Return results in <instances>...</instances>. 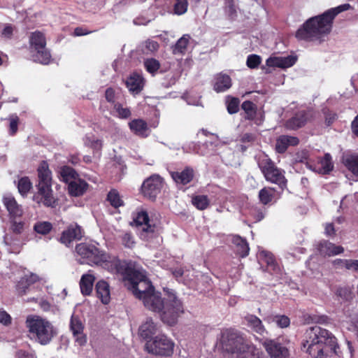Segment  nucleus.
<instances>
[{"mask_svg": "<svg viewBox=\"0 0 358 358\" xmlns=\"http://www.w3.org/2000/svg\"><path fill=\"white\" fill-rule=\"evenodd\" d=\"M121 273L127 289L142 300L148 310L157 313L163 323L170 327L177 324L184 313V306L174 291L164 289L165 296L162 298L161 293L155 292L151 281L143 273L126 266Z\"/></svg>", "mask_w": 358, "mask_h": 358, "instance_id": "1", "label": "nucleus"}, {"mask_svg": "<svg viewBox=\"0 0 358 358\" xmlns=\"http://www.w3.org/2000/svg\"><path fill=\"white\" fill-rule=\"evenodd\" d=\"M342 10L341 6L331 8L324 13L310 17L296 31L295 36L299 40L313 41L329 34L333 21Z\"/></svg>", "mask_w": 358, "mask_h": 358, "instance_id": "2", "label": "nucleus"}, {"mask_svg": "<svg viewBox=\"0 0 358 358\" xmlns=\"http://www.w3.org/2000/svg\"><path fill=\"white\" fill-rule=\"evenodd\" d=\"M328 346L336 350V338L329 331L318 326L310 327L306 331L302 348L306 349L312 357L327 358Z\"/></svg>", "mask_w": 358, "mask_h": 358, "instance_id": "3", "label": "nucleus"}, {"mask_svg": "<svg viewBox=\"0 0 358 358\" xmlns=\"http://www.w3.org/2000/svg\"><path fill=\"white\" fill-rule=\"evenodd\" d=\"M38 182L36 185L37 192L33 199L37 203H42L45 207L55 208L57 199L53 196L52 189V172L46 161H42L37 169Z\"/></svg>", "mask_w": 358, "mask_h": 358, "instance_id": "4", "label": "nucleus"}, {"mask_svg": "<svg viewBox=\"0 0 358 358\" xmlns=\"http://www.w3.org/2000/svg\"><path fill=\"white\" fill-rule=\"evenodd\" d=\"M222 343L225 350L231 354L248 357L257 351V348L250 341L243 336L240 331L229 328L222 332Z\"/></svg>", "mask_w": 358, "mask_h": 358, "instance_id": "5", "label": "nucleus"}, {"mask_svg": "<svg viewBox=\"0 0 358 358\" xmlns=\"http://www.w3.org/2000/svg\"><path fill=\"white\" fill-rule=\"evenodd\" d=\"M76 252L80 257V263L91 266H102L110 262V257L106 251L95 245L89 243H80L75 248Z\"/></svg>", "mask_w": 358, "mask_h": 358, "instance_id": "6", "label": "nucleus"}, {"mask_svg": "<svg viewBox=\"0 0 358 358\" xmlns=\"http://www.w3.org/2000/svg\"><path fill=\"white\" fill-rule=\"evenodd\" d=\"M26 326L30 334L41 345L48 344L57 332L52 324L47 320L39 316H29L26 320Z\"/></svg>", "mask_w": 358, "mask_h": 358, "instance_id": "7", "label": "nucleus"}, {"mask_svg": "<svg viewBox=\"0 0 358 358\" xmlns=\"http://www.w3.org/2000/svg\"><path fill=\"white\" fill-rule=\"evenodd\" d=\"M258 166L267 181L278 185L282 190L286 188L287 180L284 171L278 169L267 155L259 157Z\"/></svg>", "mask_w": 358, "mask_h": 358, "instance_id": "8", "label": "nucleus"}, {"mask_svg": "<svg viewBox=\"0 0 358 358\" xmlns=\"http://www.w3.org/2000/svg\"><path fill=\"white\" fill-rule=\"evenodd\" d=\"M29 45L33 55L34 61L42 64H48L51 60V55L46 48L45 34L40 31L31 32L29 36Z\"/></svg>", "mask_w": 358, "mask_h": 358, "instance_id": "9", "label": "nucleus"}, {"mask_svg": "<svg viewBox=\"0 0 358 358\" xmlns=\"http://www.w3.org/2000/svg\"><path fill=\"white\" fill-rule=\"evenodd\" d=\"M174 343L165 335H159L146 341L145 350L155 355L170 357L173 353Z\"/></svg>", "mask_w": 358, "mask_h": 358, "instance_id": "10", "label": "nucleus"}, {"mask_svg": "<svg viewBox=\"0 0 358 358\" xmlns=\"http://www.w3.org/2000/svg\"><path fill=\"white\" fill-rule=\"evenodd\" d=\"M164 186V180L159 175H152L141 185V193L147 199L155 201Z\"/></svg>", "mask_w": 358, "mask_h": 358, "instance_id": "11", "label": "nucleus"}, {"mask_svg": "<svg viewBox=\"0 0 358 358\" xmlns=\"http://www.w3.org/2000/svg\"><path fill=\"white\" fill-rule=\"evenodd\" d=\"M84 231L77 223L71 224L64 230L59 238V241L69 247L73 241H80L83 237Z\"/></svg>", "mask_w": 358, "mask_h": 358, "instance_id": "12", "label": "nucleus"}, {"mask_svg": "<svg viewBox=\"0 0 358 358\" xmlns=\"http://www.w3.org/2000/svg\"><path fill=\"white\" fill-rule=\"evenodd\" d=\"M263 345L272 358H288L289 350L282 343L275 340H266Z\"/></svg>", "mask_w": 358, "mask_h": 358, "instance_id": "13", "label": "nucleus"}, {"mask_svg": "<svg viewBox=\"0 0 358 358\" xmlns=\"http://www.w3.org/2000/svg\"><path fill=\"white\" fill-rule=\"evenodd\" d=\"M306 164L309 169L322 174H327L334 169L331 156L329 153H326L322 158H320L317 164L308 160Z\"/></svg>", "mask_w": 358, "mask_h": 358, "instance_id": "14", "label": "nucleus"}, {"mask_svg": "<svg viewBox=\"0 0 358 358\" xmlns=\"http://www.w3.org/2000/svg\"><path fill=\"white\" fill-rule=\"evenodd\" d=\"M2 203L8 212L10 219L18 218L22 216L23 209L18 204L14 196L11 195L4 196Z\"/></svg>", "mask_w": 358, "mask_h": 358, "instance_id": "15", "label": "nucleus"}, {"mask_svg": "<svg viewBox=\"0 0 358 358\" xmlns=\"http://www.w3.org/2000/svg\"><path fill=\"white\" fill-rule=\"evenodd\" d=\"M39 280L40 278L36 274L31 273L29 275H25L16 283V293L20 296L25 295L28 292L30 286L39 281Z\"/></svg>", "mask_w": 358, "mask_h": 358, "instance_id": "16", "label": "nucleus"}, {"mask_svg": "<svg viewBox=\"0 0 358 358\" xmlns=\"http://www.w3.org/2000/svg\"><path fill=\"white\" fill-rule=\"evenodd\" d=\"M317 250L322 256H334L343 252L344 248L341 245L335 244L327 240L320 241L317 244Z\"/></svg>", "mask_w": 358, "mask_h": 358, "instance_id": "17", "label": "nucleus"}, {"mask_svg": "<svg viewBox=\"0 0 358 358\" xmlns=\"http://www.w3.org/2000/svg\"><path fill=\"white\" fill-rule=\"evenodd\" d=\"M299 143V139L296 136L281 135L275 142V151L278 153H285L289 146H296Z\"/></svg>", "mask_w": 358, "mask_h": 358, "instance_id": "18", "label": "nucleus"}, {"mask_svg": "<svg viewBox=\"0 0 358 358\" xmlns=\"http://www.w3.org/2000/svg\"><path fill=\"white\" fill-rule=\"evenodd\" d=\"M308 113L305 110H301L287 120L285 122V127L291 130H296L305 126L308 121Z\"/></svg>", "mask_w": 358, "mask_h": 358, "instance_id": "19", "label": "nucleus"}, {"mask_svg": "<svg viewBox=\"0 0 358 358\" xmlns=\"http://www.w3.org/2000/svg\"><path fill=\"white\" fill-rule=\"evenodd\" d=\"M94 289L96 296L101 303L105 305L108 304L110 301V289L108 282L104 280L97 281Z\"/></svg>", "mask_w": 358, "mask_h": 358, "instance_id": "20", "label": "nucleus"}, {"mask_svg": "<svg viewBox=\"0 0 358 358\" xmlns=\"http://www.w3.org/2000/svg\"><path fill=\"white\" fill-rule=\"evenodd\" d=\"M71 330L76 338V341L80 345H83L87 342V337L83 334L84 327L81 321L76 317H72L70 324Z\"/></svg>", "mask_w": 358, "mask_h": 358, "instance_id": "21", "label": "nucleus"}, {"mask_svg": "<svg viewBox=\"0 0 358 358\" xmlns=\"http://www.w3.org/2000/svg\"><path fill=\"white\" fill-rule=\"evenodd\" d=\"M92 273L93 271L90 270L87 273H85L81 276L79 285L81 294L83 296H90L92 292L94 283L96 280Z\"/></svg>", "mask_w": 358, "mask_h": 358, "instance_id": "22", "label": "nucleus"}, {"mask_svg": "<svg viewBox=\"0 0 358 358\" xmlns=\"http://www.w3.org/2000/svg\"><path fill=\"white\" fill-rule=\"evenodd\" d=\"M88 187V183L84 180H72L69 182L68 192L71 196H80L86 192Z\"/></svg>", "mask_w": 358, "mask_h": 358, "instance_id": "23", "label": "nucleus"}, {"mask_svg": "<svg viewBox=\"0 0 358 358\" xmlns=\"http://www.w3.org/2000/svg\"><path fill=\"white\" fill-rule=\"evenodd\" d=\"M171 177L177 184L185 185L193 180L194 171L192 168L186 167L181 171L172 172Z\"/></svg>", "mask_w": 358, "mask_h": 358, "instance_id": "24", "label": "nucleus"}, {"mask_svg": "<svg viewBox=\"0 0 358 358\" xmlns=\"http://www.w3.org/2000/svg\"><path fill=\"white\" fill-rule=\"evenodd\" d=\"M241 109L244 111L245 120L255 121L257 125L261 124L262 120H255L257 114V106L255 103L249 100L245 101L241 104Z\"/></svg>", "mask_w": 358, "mask_h": 358, "instance_id": "25", "label": "nucleus"}, {"mask_svg": "<svg viewBox=\"0 0 358 358\" xmlns=\"http://www.w3.org/2000/svg\"><path fill=\"white\" fill-rule=\"evenodd\" d=\"M296 60V58L292 56L270 57L266 60V65L269 67L286 69L292 66L295 64Z\"/></svg>", "mask_w": 358, "mask_h": 358, "instance_id": "26", "label": "nucleus"}, {"mask_svg": "<svg viewBox=\"0 0 358 358\" xmlns=\"http://www.w3.org/2000/svg\"><path fill=\"white\" fill-rule=\"evenodd\" d=\"M143 78L138 73H133L127 80L126 85L133 94H138L143 88Z\"/></svg>", "mask_w": 358, "mask_h": 358, "instance_id": "27", "label": "nucleus"}, {"mask_svg": "<svg viewBox=\"0 0 358 358\" xmlns=\"http://www.w3.org/2000/svg\"><path fill=\"white\" fill-rule=\"evenodd\" d=\"M231 87V79L230 76L225 73H218L215 77L213 90L217 92H223Z\"/></svg>", "mask_w": 358, "mask_h": 358, "instance_id": "28", "label": "nucleus"}, {"mask_svg": "<svg viewBox=\"0 0 358 358\" xmlns=\"http://www.w3.org/2000/svg\"><path fill=\"white\" fill-rule=\"evenodd\" d=\"M259 257L266 264V271L268 272L271 274L280 273V266L271 252L266 250L261 251Z\"/></svg>", "mask_w": 358, "mask_h": 358, "instance_id": "29", "label": "nucleus"}, {"mask_svg": "<svg viewBox=\"0 0 358 358\" xmlns=\"http://www.w3.org/2000/svg\"><path fill=\"white\" fill-rule=\"evenodd\" d=\"M244 320L246 325L257 334L262 335L266 331L262 320L255 315L248 314L244 317Z\"/></svg>", "mask_w": 358, "mask_h": 358, "instance_id": "30", "label": "nucleus"}, {"mask_svg": "<svg viewBox=\"0 0 358 358\" xmlns=\"http://www.w3.org/2000/svg\"><path fill=\"white\" fill-rule=\"evenodd\" d=\"M134 222L136 225H145L143 230L147 233H154L155 225L150 224V219L148 213L145 210H140L137 213Z\"/></svg>", "mask_w": 358, "mask_h": 358, "instance_id": "31", "label": "nucleus"}, {"mask_svg": "<svg viewBox=\"0 0 358 358\" xmlns=\"http://www.w3.org/2000/svg\"><path fill=\"white\" fill-rule=\"evenodd\" d=\"M232 243L236 246V252L241 257L244 258L248 255L250 248L245 238L235 235L232 238Z\"/></svg>", "mask_w": 358, "mask_h": 358, "instance_id": "32", "label": "nucleus"}, {"mask_svg": "<svg viewBox=\"0 0 358 358\" xmlns=\"http://www.w3.org/2000/svg\"><path fill=\"white\" fill-rule=\"evenodd\" d=\"M129 127L134 134L145 137L148 130L147 122L142 119H134L129 122Z\"/></svg>", "mask_w": 358, "mask_h": 358, "instance_id": "33", "label": "nucleus"}, {"mask_svg": "<svg viewBox=\"0 0 358 358\" xmlns=\"http://www.w3.org/2000/svg\"><path fill=\"white\" fill-rule=\"evenodd\" d=\"M157 327L152 318H148L147 320L141 324L139 328V335L143 339H152V336L155 334Z\"/></svg>", "mask_w": 358, "mask_h": 358, "instance_id": "34", "label": "nucleus"}, {"mask_svg": "<svg viewBox=\"0 0 358 358\" xmlns=\"http://www.w3.org/2000/svg\"><path fill=\"white\" fill-rule=\"evenodd\" d=\"M85 146L92 149L93 153L101 152L103 148V141L96 138L94 135H86L83 138Z\"/></svg>", "mask_w": 358, "mask_h": 358, "instance_id": "35", "label": "nucleus"}, {"mask_svg": "<svg viewBox=\"0 0 358 358\" xmlns=\"http://www.w3.org/2000/svg\"><path fill=\"white\" fill-rule=\"evenodd\" d=\"M275 196V189L273 187H265L259 192L258 197L264 206L270 204Z\"/></svg>", "mask_w": 358, "mask_h": 358, "instance_id": "36", "label": "nucleus"}, {"mask_svg": "<svg viewBox=\"0 0 358 358\" xmlns=\"http://www.w3.org/2000/svg\"><path fill=\"white\" fill-rule=\"evenodd\" d=\"M343 163L353 175L358 176V154L345 156L343 158Z\"/></svg>", "mask_w": 358, "mask_h": 358, "instance_id": "37", "label": "nucleus"}, {"mask_svg": "<svg viewBox=\"0 0 358 358\" xmlns=\"http://www.w3.org/2000/svg\"><path fill=\"white\" fill-rule=\"evenodd\" d=\"M106 200L114 208H118L124 206V202L122 199V196H120L118 191L115 189H112L108 192Z\"/></svg>", "mask_w": 358, "mask_h": 358, "instance_id": "38", "label": "nucleus"}, {"mask_svg": "<svg viewBox=\"0 0 358 358\" xmlns=\"http://www.w3.org/2000/svg\"><path fill=\"white\" fill-rule=\"evenodd\" d=\"M33 230L36 234L45 236L52 230V224L48 221H38L34 224Z\"/></svg>", "mask_w": 358, "mask_h": 358, "instance_id": "39", "label": "nucleus"}, {"mask_svg": "<svg viewBox=\"0 0 358 358\" xmlns=\"http://www.w3.org/2000/svg\"><path fill=\"white\" fill-rule=\"evenodd\" d=\"M59 174L63 182L68 183L70 180H75L78 177V173L74 169L69 166H63L60 168Z\"/></svg>", "mask_w": 358, "mask_h": 358, "instance_id": "40", "label": "nucleus"}, {"mask_svg": "<svg viewBox=\"0 0 358 358\" xmlns=\"http://www.w3.org/2000/svg\"><path fill=\"white\" fill-rule=\"evenodd\" d=\"M181 76V71L176 70L169 72L163 78L162 85L169 88L174 85L180 79Z\"/></svg>", "mask_w": 358, "mask_h": 358, "instance_id": "41", "label": "nucleus"}, {"mask_svg": "<svg viewBox=\"0 0 358 358\" xmlns=\"http://www.w3.org/2000/svg\"><path fill=\"white\" fill-rule=\"evenodd\" d=\"M192 205L199 210H203L210 206V199L206 195H194L192 197Z\"/></svg>", "mask_w": 358, "mask_h": 358, "instance_id": "42", "label": "nucleus"}, {"mask_svg": "<svg viewBox=\"0 0 358 358\" xmlns=\"http://www.w3.org/2000/svg\"><path fill=\"white\" fill-rule=\"evenodd\" d=\"M190 36L188 34L183 35L175 44L173 53L184 55L186 52Z\"/></svg>", "mask_w": 358, "mask_h": 358, "instance_id": "43", "label": "nucleus"}, {"mask_svg": "<svg viewBox=\"0 0 358 358\" xmlns=\"http://www.w3.org/2000/svg\"><path fill=\"white\" fill-rule=\"evenodd\" d=\"M32 188V182L27 176L22 177L17 182V189L22 196H26Z\"/></svg>", "mask_w": 358, "mask_h": 358, "instance_id": "44", "label": "nucleus"}, {"mask_svg": "<svg viewBox=\"0 0 358 358\" xmlns=\"http://www.w3.org/2000/svg\"><path fill=\"white\" fill-rule=\"evenodd\" d=\"M226 106L227 112L229 114L237 113L239 110L240 100L238 98L227 96L226 98Z\"/></svg>", "mask_w": 358, "mask_h": 358, "instance_id": "45", "label": "nucleus"}, {"mask_svg": "<svg viewBox=\"0 0 358 358\" xmlns=\"http://www.w3.org/2000/svg\"><path fill=\"white\" fill-rule=\"evenodd\" d=\"M144 66L148 73L155 75L160 68V63L156 59L150 58L145 60Z\"/></svg>", "mask_w": 358, "mask_h": 358, "instance_id": "46", "label": "nucleus"}, {"mask_svg": "<svg viewBox=\"0 0 358 358\" xmlns=\"http://www.w3.org/2000/svg\"><path fill=\"white\" fill-rule=\"evenodd\" d=\"M265 213L266 208L263 206H254L250 210V215L256 222L262 220L265 217Z\"/></svg>", "mask_w": 358, "mask_h": 358, "instance_id": "47", "label": "nucleus"}, {"mask_svg": "<svg viewBox=\"0 0 358 358\" xmlns=\"http://www.w3.org/2000/svg\"><path fill=\"white\" fill-rule=\"evenodd\" d=\"M189 3L187 0H176L173 4V13L181 15L187 10Z\"/></svg>", "mask_w": 358, "mask_h": 358, "instance_id": "48", "label": "nucleus"}, {"mask_svg": "<svg viewBox=\"0 0 358 358\" xmlns=\"http://www.w3.org/2000/svg\"><path fill=\"white\" fill-rule=\"evenodd\" d=\"M114 110L117 113V116L120 119H127L131 117V112L129 108H124L122 104L115 103Z\"/></svg>", "mask_w": 358, "mask_h": 358, "instance_id": "49", "label": "nucleus"}, {"mask_svg": "<svg viewBox=\"0 0 358 358\" xmlns=\"http://www.w3.org/2000/svg\"><path fill=\"white\" fill-rule=\"evenodd\" d=\"M322 112L324 115V122L327 127H330L338 118V115L329 108H323Z\"/></svg>", "mask_w": 358, "mask_h": 358, "instance_id": "50", "label": "nucleus"}, {"mask_svg": "<svg viewBox=\"0 0 358 358\" xmlns=\"http://www.w3.org/2000/svg\"><path fill=\"white\" fill-rule=\"evenodd\" d=\"M10 230L15 234H21L24 231V222L17 221V218L10 219Z\"/></svg>", "mask_w": 358, "mask_h": 358, "instance_id": "51", "label": "nucleus"}, {"mask_svg": "<svg viewBox=\"0 0 358 358\" xmlns=\"http://www.w3.org/2000/svg\"><path fill=\"white\" fill-rule=\"evenodd\" d=\"M262 62V58L259 55L252 54L248 56L246 64L248 68L257 69Z\"/></svg>", "mask_w": 358, "mask_h": 358, "instance_id": "52", "label": "nucleus"}, {"mask_svg": "<svg viewBox=\"0 0 358 358\" xmlns=\"http://www.w3.org/2000/svg\"><path fill=\"white\" fill-rule=\"evenodd\" d=\"M15 358H38L36 353L33 350L20 349L16 351Z\"/></svg>", "mask_w": 358, "mask_h": 358, "instance_id": "53", "label": "nucleus"}, {"mask_svg": "<svg viewBox=\"0 0 358 358\" xmlns=\"http://www.w3.org/2000/svg\"><path fill=\"white\" fill-rule=\"evenodd\" d=\"M273 322L280 328H286L290 324V319L286 315H278L274 316Z\"/></svg>", "mask_w": 358, "mask_h": 358, "instance_id": "54", "label": "nucleus"}, {"mask_svg": "<svg viewBox=\"0 0 358 358\" xmlns=\"http://www.w3.org/2000/svg\"><path fill=\"white\" fill-rule=\"evenodd\" d=\"M9 134L11 136H14L18 129L19 117L17 115H12L9 117Z\"/></svg>", "mask_w": 358, "mask_h": 358, "instance_id": "55", "label": "nucleus"}, {"mask_svg": "<svg viewBox=\"0 0 358 358\" xmlns=\"http://www.w3.org/2000/svg\"><path fill=\"white\" fill-rule=\"evenodd\" d=\"M122 243L126 248H131L135 244L134 238L131 232H126L122 236Z\"/></svg>", "mask_w": 358, "mask_h": 358, "instance_id": "56", "label": "nucleus"}, {"mask_svg": "<svg viewBox=\"0 0 358 358\" xmlns=\"http://www.w3.org/2000/svg\"><path fill=\"white\" fill-rule=\"evenodd\" d=\"M12 322L10 315L4 310L0 309V324L4 326H9Z\"/></svg>", "mask_w": 358, "mask_h": 358, "instance_id": "57", "label": "nucleus"}, {"mask_svg": "<svg viewBox=\"0 0 358 358\" xmlns=\"http://www.w3.org/2000/svg\"><path fill=\"white\" fill-rule=\"evenodd\" d=\"M355 260H352V259H336L334 262V264L336 265V266H341V267H345L346 268L348 269H354V266H351V263L352 262H355Z\"/></svg>", "mask_w": 358, "mask_h": 358, "instance_id": "58", "label": "nucleus"}, {"mask_svg": "<svg viewBox=\"0 0 358 358\" xmlns=\"http://www.w3.org/2000/svg\"><path fill=\"white\" fill-rule=\"evenodd\" d=\"M105 98L106 101L111 103H115V92L113 88L108 87L105 92Z\"/></svg>", "mask_w": 358, "mask_h": 358, "instance_id": "59", "label": "nucleus"}, {"mask_svg": "<svg viewBox=\"0 0 358 358\" xmlns=\"http://www.w3.org/2000/svg\"><path fill=\"white\" fill-rule=\"evenodd\" d=\"M313 322L319 324H326L329 321V317L327 315H314L310 317Z\"/></svg>", "mask_w": 358, "mask_h": 358, "instance_id": "60", "label": "nucleus"}, {"mask_svg": "<svg viewBox=\"0 0 358 358\" xmlns=\"http://www.w3.org/2000/svg\"><path fill=\"white\" fill-rule=\"evenodd\" d=\"M91 32V31H88L86 28L83 27H78L74 29L73 34L76 36H82L89 34Z\"/></svg>", "mask_w": 358, "mask_h": 358, "instance_id": "61", "label": "nucleus"}, {"mask_svg": "<svg viewBox=\"0 0 358 358\" xmlns=\"http://www.w3.org/2000/svg\"><path fill=\"white\" fill-rule=\"evenodd\" d=\"M351 130L352 134L358 138V115L354 118L351 122Z\"/></svg>", "mask_w": 358, "mask_h": 358, "instance_id": "62", "label": "nucleus"}, {"mask_svg": "<svg viewBox=\"0 0 358 358\" xmlns=\"http://www.w3.org/2000/svg\"><path fill=\"white\" fill-rule=\"evenodd\" d=\"M254 141L255 136L252 134L250 133L244 134L241 138V141L242 143H251L253 142Z\"/></svg>", "mask_w": 358, "mask_h": 358, "instance_id": "63", "label": "nucleus"}, {"mask_svg": "<svg viewBox=\"0 0 358 358\" xmlns=\"http://www.w3.org/2000/svg\"><path fill=\"white\" fill-rule=\"evenodd\" d=\"M325 234L329 236H331L335 234V229L333 223L327 224L325 227Z\"/></svg>", "mask_w": 358, "mask_h": 358, "instance_id": "64", "label": "nucleus"}]
</instances>
